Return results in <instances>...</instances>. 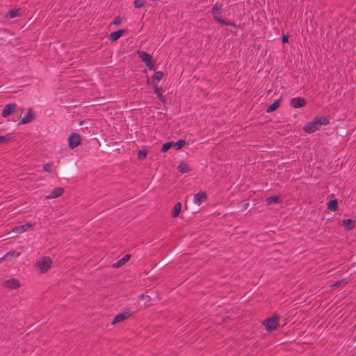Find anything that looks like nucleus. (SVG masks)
Returning a JSON list of instances; mask_svg holds the SVG:
<instances>
[{
	"instance_id": "obj_24",
	"label": "nucleus",
	"mask_w": 356,
	"mask_h": 356,
	"mask_svg": "<svg viewBox=\"0 0 356 356\" xmlns=\"http://www.w3.org/2000/svg\"><path fill=\"white\" fill-rule=\"evenodd\" d=\"M186 144L184 140L180 139L174 144V147L176 150L181 149Z\"/></svg>"
},
{
	"instance_id": "obj_13",
	"label": "nucleus",
	"mask_w": 356,
	"mask_h": 356,
	"mask_svg": "<svg viewBox=\"0 0 356 356\" xmlns=\"http://www.w3.org/2000/svg\"><path fill=\"white\" fill-rule=\"evenodd\" d=\"M124 33V30L123 29H119L116 31H113L111 33L110 35H108V40L111 42H115L117 40H118L123 35Z\"/></svg>"
},
{
	"instance_id": "obj_26",
	"label": "nucleus",
	"mask_w": 356,
	"mask_h": 356,
	"mask_svg": "<svg viewBox=\"0 0 356 356\" xmlns=\"http://www.w3.org/2000/svg\"><path fill=\"white\" fill-rule=\"evenodd\" d=\"M172 141L164 143L162 146L161 151L163 152H167L172 147Z\"/></svg>"
},
{
	"instance_id": "obj_4",
	"label": "nucleus",
	"mask_w": 356,
	"mask_h": 356,
	"mask_svg": "<svg viewBox=\"0 0 356 356\" xmlns=\"http://www.w3.org/2000/svg\"><path fill=\"white\" fill-rule=\"evenodd\" d=\"M69 147L71 149H74L76 147L81 143V136L79 134L73 133L72 134L69 138Z\"/></svg>"
},
{
	"instance_id": "obj_38",
	"label": "nucleus",
	"mask_w": 356,
	"mask_h": 356,
	"mask_svg": "<svg viewBox=\"0 0 356 356\" xmlns=\"http://www.w3.org/2000/svg\"><path fill=\"white\" fill-rule=\"evenodd\" d=\"M243 207L245 209H247L249 207V204L247 202L243 203Z\"/></svg>"
},
{
	"instance_id": "obj_28",
	"label": "nucleus",
	"mask_w": 356,
	"mask_h": 356,
	"mask_svg": "<svg viewBox=\"0 0 356 356\" xmlns=\"http://www.w3.org/2000/svg\"><path fill=\"white\" fill-rule=\"evenodd\" d=\"M19 15V12L17 10L12 9L10 10L8 12V15L10 18H15Z\"/></svg>"
},
{
	"instance_id": "obj_33",
	"label": "nucleus",
	"mask_w": 356,
	"mask_h": 356,
	"mask_svg": "<svg viewBox=\"0 0 356 356\" xmlns=\"http://www.w3.org/2000/svg\"><path fill=\"white\" fill-rule=\"evenodd\" d=\"M219 23H220V24H222L223 25H225V26H233V27H236V26L234 23L227 22V21H225L224 19H221Z\"/></svg>"
},
{
	"instance_id": "obj_40",
	"label": "nucleus",
	"mask_w": 356,
	"mask_h": 356,
	"mask_svg": "<svg viewBox=\"0 0 356 356\" xmlns=\"http://www.w3.org/2000/svg\"><path fill=\"white\" fill-rule=\"evenodd\" d=\"M13 254H14V252H8L6 254V257H8V256H12V255H13Z\"/></svg>"
},
{
	"instance_id": "obj_2",
	"label": "nucleus",
	"mask_w": 356,
	"mask_h": 356,
	"mask_svg": "<svg viewBox=\"0 0 356 356\" xmlns=\"http://www.w3.org/2000/svg\"><path fill=\"white\" fill-rule=\"evenodd\" d=\"M138 55L140 60L145 63L147 67L151 70H154V67L152 63V58L149 54L143 51H138Z\"/></svg>"
},
{
	"instance_id": "obj_14",
	"label": "nucleus",
	"mask_w": 356,
	"mask_h": 356,
	"mask_svg": "<svg viewBox=\"0 0 356 356\" xmlns=\"http://www.w3.org/2000/svg\"><path fill=\"white\" fill-rule=\"evenodd\" d=\"M131 258V254H127L122 257L120 259L118 260L113 264V268H119L127 263Z\"/></svg>"
},
{
	"instance_id": "obj_31",
	"label": "nucleus",
	"mask_w": 356,
	"mask_h": 356,
	"mask_svg": "<svg viewBox=\"0 0 356 356\" xmlns=\"http://www.w3.org/2000/svg\"><path fill=\"white\" fill-rule=\"evenodd\" d=\"M147 156V152L144 149L140 150L138 154V158L140 159H145Z\"/></svg>"
},
{
	"instance_id": "obj_9",
	"label": "nucleus",
	"mask_w": 356,
	"mask_h": 356,
	"mask_svg": "<svg viewBox=\"0 0 356 356\" xmlns=\"http://www.w3.org/2000/svg\"><path fill=\"white\" fill-rule=\"evenodd\" d=\"M305 104L306 101L302 97H295L290 101V106L294 108H302Z\"/></svg>"
},
{
	"instance_id": "obj_21",
	"label": "nucleus",
	"mask_w": 356,
	"mask_h": 356,
	"mask_svg": "<svg viewBox=\"0 0 356 356\" xmlns=\"http://www.w3.org/2000/svg\"><path fill=\"white\" fill-rule=\"evenodd\" d=\"M181 210V204L180 202H178L173 207V209L172 211V216L174 218L177 217L179 215Z\"/></svg>"
},
{
	"instance_id": "obj_39",
	"label": "nucleus",
	"mask_w": 356,
	"mask_h": 356,
	"mask_svg": "<svg viewBox=\"0 0 356 356\" xmlns=\"http://www.w3.org/2000/svg\"><path fill=\"white\" fill-rule=\"evenodd\" d=\"M5 140H6V137L5 136H0V143H3V141H5Z\"/></svg>"
},
{
	"instance_id": "obj_29",
	"label": "nucleus",
	"mask_w": 356,
	"mask_h": 356,
	"mask_svg": "<svg viewBox=\"0 0 356 356\" xmlns=\"http://www.w3.org/2000/svg\"><path fill=\"white\" fill-rule=\"evenodd\" d=\"M43 170H44L45 172H51L52 171V164H51V163H45V164L43 165Z\"/></svg>"
},
{
	"instance_id": "obj_23",
	"label": "nucleus",
	"mask_w": 356,
	"mask_h": 356,
	"mask_svg": "<svg viewBox=\"0 0 356 356\" xmlns=\"http://www.w3.org/2000/svg\"><path fill=\"white\" fill-rule=\"evenodd\" d=\"M222 11V8L220 6H219L218 3H216L213 6L211 9V14L213 16L217 15V14L220 13Z\"/></svg>"
},
{
	"instance_id": "obj_30",
	"label": "nucleus",
	"mask_w": 356,
	"mask_h": 356,
	"mask_svg": "<svg viewBox=\"0 0 356 356\" xmlns=\"http://www.w3.org/2000/svg\"><path fill=\"white\" fill-rule=\"evenodd\" d=\"M140 298L145 301V304H149L151 301V298L149 295L147 294H142L140 296Z\"/></svg>"
},
{
	"instance_id": "obj_32",
	"label": "nucleus",
	"mask_w": 356,
	"mask_h": 356,
	"mask_svg": "<svg viewBox=\"0 0 356 356\" xmlns=\"http://www.w3.org/2000/svg\"><path fill=\"white\" fill-rule=\"evenodd\" d=\"M122 22V17L118 16V17H116L114 20H113V24L115 26H118L119 24H120Z\"/></svg>"
},
{
	"instance_id": "obj_36",
	"label": "nucleus",
	"mask_w": 356,
	"mask_h": 356,
	"mask_svg": "<svg viewBox=\"0 0 356 356\" xmlns=\"http://www.w3.org/2000/svg\"><path fill=\"white\" fill-rule=\"evenodd\" d=\"M156 92H158V90H156ZM158 97H159V98L162 102H164V101H165V98H164V97H163L162 95H161L160 93H158Z\"/></svg>"
},
{
	"instance_id": "obj_18",
	"label": "nucleus",
	"mask_w": 356,
	"mask_h": 356,
	"mask_svg": "<svg viewBox=\"0 0 356 356\" xmlns=\"http://www.w3.org/2000/svg\"><path fill=\"white\" fill-rule=\"evenodd\" d=\"M342 225L348 230L354 229L355 226V221L351 219H346L343 220Z\"/></svg>"
},
{
	"instance_id": "obj_5",
	"label": "nucleus",
	"mask_w": 356,
	"mask_h": 356,
	"mask_svg": "<svg viewBox=\"0 0 356 356\" xmlns=\"http://www.w3.org/2000/svg\"><path fill=\"white\" fill-rule=\"evenodd\" d=\"M3 285L10 289H16L21 286L19 281L17 279L12 278L9 280H4L3 282Z\"/></svg>"
},
{
	"instance_id": "obj_8",
	"label": "nucleus",
	"mask_w": 356,
	"mask_h": 356,
	"mask_svg": "<svg viewBox=\"0 0 356 356\" xmlns=\"http://www.w3.org/2000/svg\"><path fill=\"white\" fill-rule=\"evenodd\" d=\"M319 128L320 127H318L317 122H316V120L314 118L312 121L307 122L305 125L304 130L305 132H307L308 134H312V133H314L316 131H317Z\"/></svg>"
},
{
	"instance_id": "obj_6",
	"label": "nucleus",
	"mask_w": 356,
	"mask_h": 356,
	"mask_svg": "<svg viewBox=\"0 0 356 356\" xmlns=\"http://www.w3.org/2000/svg\"><path fill=\"white\" fill-rule=\"evenodd\" d=\"M131 312L129 310H127L123 312L119 313L114 317L113 321L111 322V324L114 325L120 322L123 321L127 318H128L131 315Z\"/></svg>"
},
{
	"instance_id": "obj_35",
	"label": "nucleus",
	"mask_w": 356,
	"mask_h": 356,
	"mask_svg": "<svg viewBox=\"0 0 356 356\" xmlns=\"http://www.w3.org/2000/svg\"><path fill=\"white\" fill-rule=\"evenodd\" d=\"M289 41V37L287 35H283L282 38V42L283 43H286Z\"/></svg>"
},
{
	"instance_id": "obj_16",
	"label": "nucleus",
	"mask_w": 356,
	"mask_h": 356,
	"mask_svg": "<svg viewBox=\"0 0 356 356\" xmlns=\"http://www.w3.org/2000/svg\"><path fill=\"white\" fill-rule=\"evenodd\" d=\"M32 227H33V224H31V223H26V224L21 225L15 227V230L18 233H21L22 234V233H24V232H26L27 230H29Z\"/></svg>"
},
{
	"instance_id": "obj_17",
	"label": "nucleus",
	"mask_w": 356,
	"mask_h": 356,
	"mask_svg": "<svg viewBox=\"0 0 356 356\" xmlns=\"http://www.w3.org/2000/svg\"><path fill=\"white\" fill-rule=\"evenodd\" d=\"M281 104V99H277L273 103H272L267 108L266 112L267 113H271L274 111H275L277 108H278L280 106Z\"/></svg>"
},
{
	"instance_id": "obj_1",
	"label": "nucleus",
	"mask_w": 356,
	"mask_h": 356,
	"mask_svg": "<svg viewBox=\"0 0 356 356\" xmlns=\"http://www.w3.org/2000/svg\"><path fill=\"white\" fill-rule=\"evenodd\" d=\"M35 266L40 273H44L51 268L52 259L49 257H42L37 260Z\"/></svg>"
},
{
	"instance_id": "obj_27",
	"label": "nucleus",
	"mask_w": 356,
	"mask_h": 356,
	"mask_svg": "<svg viewBox=\"0 0 356 356\" xmlns=\"http://www.w3.org/2000/svg\"><path fill=\"white\" fill-rule=\"evenodd\" d=\"M134 6L136 8H140L145 5L144 0H135L134 2Z\"/></svg>"
},
{
	"instance_id": "obj_25",
	"label": "nucleus",
	"mask_w": 356,
	"mask_h": 356,
	"mask_svg": "<svg viewBox=\"0 0 356 356\" xmlns=\"http://www.w3.org/2000/svg\"><path fill=\"white\" fill-rule=\"evenodd\" d=\"M163 77V73L161 71H157L154 73L153 76V80L156 81L157 82H159Z\"/></svg>"
},
{
	"instance_id": "obj_20",
	"label": "nucleus",
	"mask_w": 356,
	"mask_h": 356,
	"mask_svg": "<svg viewBox=\"0 0 356 356\" xmlns=\"http://www.w3.org/2000/svg\"><path fill=\"white\" fill-rule=\"evenodd\" d=\"M178 170L181 173H187L191 171V168L184 162H181L178 166Z\"/></svg>"
},
{
	"instance_id": "obj_7",
	"label": "nucleus",
	"mask_w": 356,
	"mask_h": 356,
	"mask_svg": "<svg viewBox=\"0 0 356 356\" xmlns=\"http://www.w3.org/2000/svg\"><path fill=\"white\" fill-rule=\"evenodd\" d=\"M16 108H17L16 104H15V103L8 104L3 108L1 115L3 118H7L8 116H9L12 113H13L16 111Z\"/></svg>"
},
{
	"instance_id": "obj_3",
	"label": "nucleus",
	"mask_w": 356,
	"mask_h": 356,
	"mask_svg": "<svg viewBox=\"0 0 356 356\" xmlns=\"http://www.w3.org/2000/svg\"><path fill=\"white\" fill-rule=\"evenodd\" d=\"M263 325L268 332L275 330L278 326V317L277 316L264 321Z\"/></svg>"
},
{
	"instance_id": "obj_19",
	"label": "nucleus",
	"mask_w": 356,
	"mask_h": 356,
	"mask_svg": "<svg viewBox=\"0 0 356 356\" xmlns=\"http://www.w3.org/2000/svg\"><path fill=\"white\" fill-rule=\"evenodd\" d=\"M314 120L317 122L319 127L321 125H326L329 123V120L327 119V117L325 116L316 117L314 118Z\"/></svg>"
},
{
	"instance_id": "obj_11",
	"label": "nucleus",
	"mask_w": 356,
	"mask_h": 356,
	"mask_svg": "<svg viewBox=\"0 0 356 356\" xmlns=\"http://www.w3.org/2000/svg\"><path fill=\"white\" fill-rule=\"evenodd\" d=\"M64 192V189L61 187H56L51 193L45 197L47 200L55 199L60 197Z\"/></svg>"
},
{
	"instance_id": "obj_34",
	"label": "nucleus",
	"mask_w": 356,
	"mask_h": 356,
	"mask_svg": "<svg viewBox=\"0 0 356 356\" xmlns=\"http://www.w3.org/2000/svg\"><path fill=\"white\" fill-rule=\"evenodd\" d=\"M343 280H339V281H337V282H334V284H331V285H330V286H331L332 288H336V287H338V286H340L341 283L342 282H343Z\"/></svg>"
},
{
	"instance_id": "obj_10",
	"label": "nucleus",
	"mask_w": 356,
	"mask_h": 356,
	"mask_svg": "<svg viewBox=\"0 0 356 356\" xmlns=\"http://www.w3.org/2000/svg\"><path fill=\"white\" fill-rule=\"evenodd\" d=\"M207 200V193L204 191H200L195 194L193 197V203L200 206L202 203Z\"/></svg>"
},
{
	"instance_id": "obj_22",
	"label": "nucleus",
	"mask_w": 356,
	"mask_h": 356,
	"mask_svg": "<svg viewBox=\"0 0 356 356\" xmlns=\"http://www.w3.org/2000/svg\"><path fill=\"white\" fill-rule=\"evenodd\" d=\"M338 208V202L337 200H333L329 202L327 204V209L335 211Z\"/></svg>"
},
{
	"instance_id": "obj_12",
	"label": "nucleus",
	"mask_w": 356,
	"mask_h": 356,
	"mask_svg": "<svg viewBox=\"0 0 356 356\" xmlns=\"http://www.w3.org/2000/svg\"><path fill=\"white\" fill-rule=\"evenodd\" d=\"M34 119V115L32 113V111L31 109H29L28 113L25 115L24 118L21 119V120L19 122V124H28L31 122H32Z\"/></svg>"
},
{
	"instance_id": "obj_37",
	"label": "nucleus",
	"mask_w": 356,
	"mask_h": 356,
	"mask_svg": "<svg viewBox=\"0 0 356 356\" xmlns=\"http://www.w3.org/2000/svg\"><path fill=\"white\" fill-rule=\"evenodd\" d=\"M213 18L214 19L218 22V23L220 22V21L221 19H222L220 17L218 16V15H216V16H213Z\"/></svg>"
},
{
	"instance_id": "obj_15",
	"label": "nucleus",
	"mask_w": 356,
	"mask_h": 356,
	"mask_svg": "<svg viewBox=\"0 0 356 356\" xmlns=\"http://www.w3.org/2000/svg\"><path fill=\"white\" fill-rule=\"evenodd\" d=\"M282 201V199L280 196H270L266 198V204L267 205H270L272 204H280Z\"/></svg>"
}]
</instances>
